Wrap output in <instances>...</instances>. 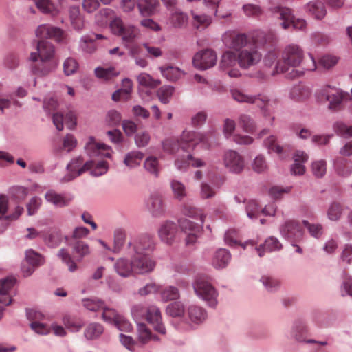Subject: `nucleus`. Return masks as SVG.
Listing matches in <instances>:
<instances>
[{
	"label": "nucleus",
	"mask_w": 352,
	"mask_h": 352,
	"mask_svg": "<svg viewBox=\"0 0 352 352\" xmlns=\"http://www.w3.org/2000/svg\"><path fill=\"white\" fill-rule=\"evenodd\" d=\"M155 243L148 235L140 236L130 241L127 245V254L131 255L135 274H144L152 272L155 262L150 256L153 251Z\"/></svg>",
	"instance_id": "f257e3e1"
},
{
	"label": "nucleus",
	"mask_w": 352,
	"mask_h": 352,
	"mask_svg": "<svg viewBox=\"0 0 352 352\" xmlns=\"http://www.w3.org/2000/svg\"><path fill=\"white\" fill-rule=\"evenodd\" d=\"M304 58L302 49L298 45L291 44L286 46L277 60L272 75L285 73L291 69L288 78H295L303 74V72L296 69L301 64Z\"/></svg>",
	"instance_id": "f03ea898"
},
{
	"label": "nucleus",
	"mask_w": 352,
	"mask_h": 352,
	"mask_svg": "<svg viewBox=\"0 0 352 352\" xmlns=\"http://www.w3.org/2000/svg\"><path fill=\"white\" fill-rule=\"evenodd\" d=\"M200 143L208 147L209 140L206 135L195 131H184L179 140L175 138L166 139L162 142V146L166 152L174 153L179 148L186 152L192 151Z\"/></svg>",
	"instance_id": "7ed1b4c3"
},
{
	"label": "nucleus",
	"mask_w": 352,
	"mask_h": 352,
	"mask_svg": "<svg viewBox=\"0 0 352 352\" xmlns=\"http://www.w3.org/2000/svg\"><path fill=\"white\" fill-rule=\"evenodd\" d=\"M67 170L68 173L60 179L61 183L70 182L87 170H91V174L94 176H100L107 172L108 165L105 161L95 164L90 160L84 163L83 158L79 156L74 158L67 164Z\"/></svg>",
	"instance_id": "20e7f679"
},
{
	"label": "nucleus",
	"mask_w": 352,
	"mask_h": 352,
	"mask_svg": "<svg viewBox=\"0 0 352 352\" xmlns=\"http://www.w3.org/2000/svg\"><path fill=\"white\" fill-rule=\"evenodd\" d=\"M231 94L233 99L239 102L256 104L261 109L265 118L270 117V123L272 124L274 118L271 116L275 109V101H272L266 96L261 94L258 96L246 95L238 89L232 90Z\"/></svg>",
	"instance_id": "39448f33"
},
{
	"label": "nucleus",
	"mask_w": 352,
	"mask_h": 352,
	"mask_svg": "<svg viewBox=\"0 0 352 352\" xmlns=\"http://www.w3.org/2000/svg\"><path fill=\"white\" fill-rule=\"evenodd\" d=\"M110 28L113 34L121 37L126 47L133 44L140 34L138 28L132 25H124L120 17H115L110 22Z\"/></svg>",
	"instance_id": "423d86ee"
},
{
	"label": "nucleus",
	"mask_w": 352,
	"mask_h": 352,
	"mask_svg": "<svg viewBox=\"0 0 352 352\" xmlns=\"http://www.w3.org/2000/svg\"><path fill=\"white\" fill-rule=\"evenodd\" d=\"M132 314L135 317L146 316L147 321L153 325L156 331L165 334L166 329L162 322L161 312L157 307L150 306L145 308L141 305H137L133 307Z\"/></svg>",
	"instance_id": "0eeeda50"
},
{
	"label": "nucleus",
	"mask_w": 352,
	"mask_h": 352,
	"mask_svg": "<svg viewBox=\"0 0 352 352\" xmlns=\"http://www.w3.org/2000/svg\"><path fill=\"white\" fill-rule=\"evenodd\" d=\"M193 287L196 294L208 302L210 306L214 307L217 305L218 294L207 277L198 276L194 283Z\"/></svg>",
	"instance_id": "6e6552de"
},
{
	"label": "nucleus",
	"mask_w": 352,
	"mask_h": 352,
	"mask_svg": "<svg viewBox=\"0 0 352 352\" xmlns=\"http://www.w3.org/2000/svg\"><path fill=\"white\" fill-rule=\"evenodd\" d=\"M271 12L279 19L282 20L281 27L287 30L291 25L297 30H303L306 28L307 23L304 19L294 17L290 8L281 6H276L270 8Z\"/></svg>",
	"instance_id": "1a4fd4ad"
},
{
	"label": "nucleus",
	"mask_w": 352,
	"mask_h": 352,
	"mask_svg": "<svg viewBox=\"0 0 352 352\" xmlns=\"http://www.w3.org/2000/svg\"><path fill=\"white\" fill-rule=\"evenodd\" d=\"M238 64L243 69H248L260 62L262 55L255 45H250L238 53Z\"/></svg>",
	"instance_id": "9d476101"
},
{
	"label": "nucleus",
	"mask_w": 352,
	"mask_h": 352,
	"mask_svg": "<svg viewBox=\"0 0 352 352\" xmlns=\"http://www.w3.org/2000/svg\"><path fill=\"white\" fill-rule=\"evenodd\" d=\"M223 42L226 47L234 49L238 52L250 45V41L245 34L234 31L226 32L223 36Z\"/></svg>",
	"instance_id": "9b49d317"
},
{
	"label": "nucleus",
	"mask_w": 352,
	"mask_h": 352,
	"mask_svg": "<svg viewBox=\"0 0 352 352\" xmlns=\"http://www.w3.org/2000/svg\"><path fill=\"white\" fill-rule=\"evenodd\" d=\"M102 318L106 322L113 324L118 329L123 331H130L132 329L131 324L122 315L111 308L103 305Z\"/></svg>",
	"instance_id": "f8f14e48"
},
{
	"label": "nucleus",
	"mask_w": 352,
	"mask_h": 352,
	"mask_svg": "<svg viewBox=\"0 0 352 352\" xmlns=\"http://www.w3.org/2000/svg\"><path fill=\"white\" fill-rule=\"evenodd\" d=\"M222 160L225 167L230 172L240 173L244 169V158L235 151L228 150L226 151Z\"/></svg>",
	"instance_id": "ddd939ff"
},
{
	"label": "nucleus",
	"mask_w": 352,
	"mask_h": 352,
	"mask_svg": "<svg viewBox=\"0 0 352 352\" xmlns=\"http://www.w3.org/2000/svg\"><path fill=\"white\" fill-rule=\"evenodd\" d=\"M217 54L210 49L201 50L196 53L192 63L195 67L205 70L214 67L217 63Z\"/></svg>",
	"instance_id": "4468645a"
},
{
	"label": "nucleus",
	"mask_w": 352,
	"mask_h": 352,
	"mask_svg": "<svg viewBox=\"0 0 352 352\" xmlns=\"http://www.w3.org/2000/svg\"><path fill=\"white\" fill-rule=\"evenodd\" d=\"M280 233L292 243L300 242L303 237V230L298 222L287 221L280 227Z\"/></svg>",
	"instance_id": "2eb2a0df"
},
{
	"label": "nucleus",
	"mask_w": 352,
	"mask_h": 352,
	"mask_svg": "<svg viewBox=\"0 0 352 352\" xmlns=\"http://www.w3.org/2000/svg\"><path fill=\"white\" fill-rule=\"evenodd\" d=\"M37 52H32L30 54V59L32 61H36L38 58L40 60H50L54 61L53 58L54 56V47L49 41L41 40L37 43Z\"/></svg>",
	"instance_id": "dca6fc26"
},
{
	"label": "nucleus",
	"mask_w": 352,
	"mask_h": 352,
	"mask_svg": "<svg viewBox=\"0 0 352 352\" xmlns=\"http://www.w3.org/2000/svg\"><path fill=\"white\" fill-rule=\"evenodd\" d=\"M35 34L38 38H53L58 42H61L65 38V32L62 29L47 24L39 25Z\"/></svg>",
	"instance_id": "f3484780"
},
{
	"label": "nucleus",
	"mask_w": 352,
	"mask_h": 352,
	"mask_svg": "<svg viewBox=\"0 0 352 352\" xmlns=\"http://www.w3.org/2000/svg\"><path fill=\"white\" fill-rule=\"evenodd\" d=\"M182 230L187 234L186 244H193L196 242L198 235L201 231L202 226L187 219H182L179 221Z\"/></svg>",
	"instance_id": "a211bd4d"
},
{
	"label": "nucleus",
	"mask_w": 352,
	"mask_h": 352,
	"mask_svg": "<svg viewBox=\"0 0 352 352\" xmlns=\"http://www.w3.org/2000/svg\"><path fill=\"white\" fill-rule=\"evenodd\" d=\"M85 151L90 157L104 156L110 157L111 153L109 148L104 144L97 142L92 137L89 138L85 146Z\"/></svg>",
	"instance_id": "6ab92c4d"
},
{
	"label": "nucleus",
	"mask_w": 352,
	"mask_h": 352,
	"mask_svg": "<svg viewBox=\"0 0 352 352\" xmlns=\"http://www.w3.org/2000/svg\"><path fill=\"white\" fill-rule=\"evenodd\" d=\"M52 120L54 126L58 131L63 129L64 124L69 129H74L76 125V116L72 111L67 113L65 116L62 113H55L53 114Z\"/></svg>",
	"instance_id": "aec40b11"
},
{
	"label": "nucleus",
	"mask_w": 352,
	"mask_h": 352,
	"mask_svg": "<svg viewBox=\"0 0 352 352\" xmlns=\"http://www.w3.org/2000/svg\"><path fill=\"white\" fill-rule=\"evenodd\" d=\"M25 259L29 266L26 267L25 265H23L22 269L25 276L31 275L34 268L43 263L42 256L32 250L26 251Z\"/></svg>",
	"instance_id": "412c9836"
},
{
	"label": "nucleus",
	"mask_w": 352,
	"mask_h": 352,
	"mask_svg": "<svg viewBox=\"0 0 352 352\" xmlns=\"http://www.w3.org/2000/svg\"><path fill=\"white\" fill-rule=\"evenodd\" d=\"M177 231V225L172 221H167L161 225L158 230V235L163 242L170 244L173 241Z\"/></svg>",
	"instance_id": "4be33fe9"
},
{
	"label": "nucleus",
	"mask_w": 352,
	"mask_h": 352,
	"mask_svg": "<svg viewBox=\"0 0 352 352\" xmlns=\"http://www.w3.org/2000/svg\"><path fill=\"white\" fill-rule=\"evenodd\" d=\"M45 200L56 207H65L69 205L72 197L59 194L54 190H50L45 194Z\"/></svg>",
	"instance_id": "5701e85b"
},
{
	"label": "nucleus",
	"mask_w": 352,
	"mask_h": 352,
	"mask_svg": "<svg viewBox=\"0 0 352 352\" xmlns=\"http://www.w3.org/2000/svg\"><path fill=\"white\" fill-rule=\"evenodd\" d=\"M322 95L329 102V108L334 110L340 108L341 104L344 98V95L338 90L333 89L330 91L329 87L322 90Z\"/></svg>",
	"instance_id": "b1692460"
},
{
	"label": "nucleus",
	"mask_w": 352,
	"mask_h": 352,
	"mask_svg": "<svg viewBox=\"0 0 352 352\" xmlns=\"http://www.w3.org/2000/svg\"><path fill=\"white\" fill-rule=\"evenodd\" d=\"M147 208L153 217H159L165 212V206L162 196L153 194L147 201Z\"/></svg>",
	"instance_id": "393cba45"
},
{
	"label": "nucleus",
	"mask_w": 352,
	"mask_h": 352,
	"mask_svg": "<svg viewBox=\"0 0 352 352\" xmlns=\"http://www.w3.org/2000/svg\"><path fill=\"white\" fill-rule=\"evenodd\" d=\"M16 279L14 278L8 277L0 280V302L6 305H9L12 302L11 296L9 294L14 285Z\"/></svg>",
	"instance_id": "a878e982"
},
{
	"label": "nucleus",
	"mask_w": 352,
	"mask_h": 352,
	"mask_svg": "<svg viewBox=\"0 0 352 352\" xmlns=\"http://www.w3.org/2000/svg\"><path fill=\"white\" fill-rule=\"evenodd\" d=\"M116 272L122 277H129L135 275L132 259L129 261L126 258H119L114 263Z\"/></svg>",
	"instance_id": "bb28decb"
},
{
	"label": "nucleus",
	"mask_w": 352,
	"mask_h": 352,
	"mask_svg": "<svg viewBox=\"0 0 352 352\" xmlns=\"http://www.w3.org/2000/svg\"><path fill=\"white\" fill-rule=\"evenodd\" d=\"M294 164L291 168V172L294 175H303L305 168L302 163L305 162L308 160V155L304 152L297 151L294 155Z\"/></svg>",
	"instance_id": "cd10ccee"
},
{
	"label": "nucleus",
	"mask_w": 352,
	"mask_h": 352,
	"mask_svg": "<svg viewBox=\"0 0 352 352\" xmlns=\"http://www.w3.org/2000/svg\"><path fill=\"white\" fill-rule=\"evenodd\" d=\"M189 165L193 167H201L205 165V162L199 158H195L189 154L186 158H178L175 161V166L179 170H186Z\"/></svg>",
	"instance_id": "c85d7f7f"
},
{
	"label": "nucleus",
	"mask_w": 352,
	"mask_h": 352,
	"mask_svg": "<svg viewBox=\"0 0 352 352\" xmlns=\"http://www.w3.org/2000/svg\"><path fill=\"white\" fill-rule=\"evenodd\" d=\"M231 256L230 252L223 248L219 249L212 259V265L215 268H223L227 266Z\"/></svg>",
	"instance_id": "c756f323"
},
{
	"label": "nucleus",
	"mask_w": 352,
	"mask_h": 352,
	"mask_svg": "<svg viewBox=\"0 0 352 352\" xmlns=\"http://www.w3.org/2000/svg\"><path fill=\"white\" fill-rule=\"evenodd\" d=\"M159 4L158 0H138L137 3L139 11L142 16L153 15Z\"/></svg>",
	"instance_id": "7c9ffc66"
},
{
	"label": "nucleus",
	"mask_w": 352,
	"mask_h": 352,
	"mask_svg": "<svg viewBox=\"0 0 352 352\" xmlns=\"http://www.w3.org/2000/svg\"><path fill=\"white\" fill-rule=\"evenodd\" d=\"M69 19L72 27L78 30H82L85 26V21L80 13L79 7L72 6L69 10Z\"/></svg>",
	"instance_id": "2f4dec72"
},
{
	"label": "nucleus",
	"mask_w": 352,
	"mask_h": 352,
	"mask_svg": "<svg viewBox=\"0 0 352 352\" xmlns=\"http://www.w3.org/2000/svg\"><path fill=\"white\" fill-rule=\"evenodd\" d=\"M282 244L280 241L274 236L267 238L263 245L256 249L260 257L264 255L265 252H272L280 250L282 248Z\"/></svg>",
	"instance_id": "473e14b6"
},
{
	"label": "nucleus",
	"mask_w": 352,
	"mask_h": 352,
	"mask_svg": "<svg viewBox=\"0 0 352 352\" xmlns=\"http://www.w3.org/2000/svg\"><path fill=\"white\" fill-rule=\"evenodd\" d=\"M311 96L310 89L303 85H297L292 87L290 97L296 101H304Z\"/></svg>",
	"instance_id": "72a5a7b5"
},
{
	"label": "nucleus",
	"mask_w": 352,
	"mask_h": 352,
	"mask_svg": "<svg viewBox=\"0 0 352 352\" xmlns=\"http://www.w3.org/2000/svg\"><path fill=\"white\" fill-rule=\"evenodd\" d=\"M238 64V54L233 51H226L221 56L219 67L226 70Z\"/></svg>",
	"instance_id": "f704fd0d"
},
{
	"label": "nucleus",
	"mask_w": 352,
	"mask_h": 352,
	"mask_svg": "<svg viewBox=\"0 0 352 352\" xmlns=\"http://www.w3.org/2000/svg\"><path fill=\"white\" fill-rule=\"evenodd\" d=\"M54 61L41 60L32 67V72L37 76H45L50 73L56 67Z\"/></svg>",
	"instance_id": "c9c22d12"
},
{
	"label": "nucleus",
	"mask_w": 352,
	"mask_h": 352,
	"mask_svg": "<svg viewBox=\"0 0 352 352\" xmlns=\"http://www.w3.org/2000/svg\"><path fill=\"white\" fill-rule=\"evenodd\" d=\"M306 10L317 19H322L327 14L325 7L320 1H312L307 3Z\"/></svg>",
	"instance_id": "e433bc0d"
},
{
	"label": "nucleus",
	"mask_w": 352,
	"mask_h": 352,
	"mask_svg": "<svg viewBox=\"0 0 352 352\" xmlns=\"http://www.w3.org/2000/svg\"><path fill=\"white\" fill-rule=\"evenodd\" d=\"M133 87L132 81L128 78L123 80L122 88L115 91L112 95L114 101H119L122 99L128 100Z\"/></svg>",
	"instance_id": "4c0bfd02"
},
{
	"label": "nucleus",
	"mask_w": 352,
	"mask_h": 352,
	"mask_svg": "<svg viewBox=\"0 0 352 352\" xmlns=\"http://www.w3.org/2000/svg\"><path fill=\"white\" fill-rule=\"evenodd\" d=\"M170 22L175 28H184L188 23V16L180 10L175 9L170 14Z\"/></svg>",
	"instance_id": "58836bf2"
},
{
	"label": "nucleus",
	"mask_w": 352,
	"mask_h": 352,
	"mask_svg": "<svg viewBox=\"0 0 352 352\" xmlns=\"http://www.w3.org/2000/svg\"><path fill=\"white\" fill-rule=\"evenodd\" d=\"M115 17L117 16H115V12L113 10L110 8H103L96 14V21L98 25L104 26L108 23L110 24V22L113 21Z\"/></svg>",
	"instance_id": "ea45409f"
},
{
	"label": "nucleus",
	"mask_w": 352,
	"mask_h": 352,
	"mask_svg": "<svg viewBox=\"0 0 352 352\" xmlns=\"http://www.w3.org/2000/svg\"><path fill=\"white\" fill-rule=\"evenodd\" d=\"M94 72L97 78L104 80H109L120 74L114 67H98L95 69Z\"/></svg>",
	"instance_id": "a19ab883"
},
{
	"label": "nucleus",
	"mask_w": 352,
	"mask_h": 352,
	"mask_svg": "<svg viewBox=\"0 0 352 352\" xmlns=\"http://www.w3.org/2000/svg\"><path fill=\"white\" fill-rule=\"evenodd\" d=\"M36 8L44 14H50L56 15L58 13L57 6L52 0H37L36 2Z\"/></svg>",
	"instance_id": "79ce46f5"
},
{
	"label": "nucleus",
	"mask_w": 352,
	"mask_h": 352,
	"mask_svg": "<svg viewBox=\"0 0 352 352\" xmlns=\"http://www.w3.org/2000/svg\"><path fill=\"white\" fill-rule=\"evenodd\" d=\"M188 314L191 321L196 323L202 322L206 318L205 310L195 305L189 307Z\"/></svg>",
	"instance_id": "37998d69"
},
{
	"label": "nucleus",
	"mask_w": 352,
	"mask_h": 352,
	"mask_svg": "<svg viewBox=\"0 0 352 352\" xmlns=\"http://www.w3.org/2000/svg\"><path fill=\"white\" fill-rule=\"evenodd\" d=\"M126 239V232L123 229L118 228L113 234V245L112 252L118 253L122 250Z\"/></svg>",
	"instance_id": "c03bdc74"
},
{
	"label": "nucleus",
	"mask_w": 352,
	"mask_h": 352,
	"mask_svg": "<svg viewBox=\"0 0 352 352\" xmlns=\"http://www.w3.org/2000/svg\"><path fill=\"white\" fill-rule=\"evenodd\" d=\"M73 252L78 256V261L90 254L89 246L82 241H77L72 245Z\"/></svg>",
	"instance_id": "a18cd8bd"
},
{
	"label": "nucleus",
	"mask_w": 352,
	"mask_h": 352,
	"mask_svg": "<svg viewBox=\"0 0 352 352\" xmlns=\"http://www.w3.org/2000/svg\"><path fill=\"white\" fill-rule=\"evenodd\" d=\"M58 256L62 260V261L67 266L68 270L71 272H76L78 267L75 261L72 258L69 252L62 248L58 252Z\"/></svg>",
	"instance_id": "49530a36"
},
{
	"label": "nucleus",
	"mask_w": 352,
	"mask_h": 352,
	"mask_svg": "<svg viewBox=\"0 0 352 352\" xmlns=\"http://www.w3.org/2000/svg\"><path fill=\"white\" fill-rule=\"evenodd\" d=\"M192 16V24L197 29H205L211 23V18L206 14H197L193 11L191 12Z\"/></svg>",
	"instance_id": "de8ad7c7"
},
{
	"label": "nucleus",
	"mask_w": 352,
	"mask_h": 352,
	"mask_svg": "<svg viewBox=\"0 0 352 352\" xmlns=\"http://www.w3.org/2000/svg\"><path fill=\"white\" fill-rule=\"evenodd\" d=\"M103 327L99 323H91L85 330V336L87 339L93 340L98 338L103 333Z\"/></svg>",
	"instance_id": "09e8293b"
},
{
	"label": "nucleus",
	"mask_w": 352,
	"mask_h": 352,
	"mask_svg": "<svg viewBox=\"0 0 352 352\" xmlns=\"http://www.w3.org/2000/svg\"><path fill=\"white\" fill-rule=\"evenodd\" d=\"M264 146L269 151V153L274 152L281 155L283 153V147L280 146L277 142V138L274 135H270L264 140Z\"/></svg>",
	"instance_id": "8fccbe9b"
},
{
	"label": "nucleus",
	"mask_w": 352,
	"mask_h": 352,
	"mask_svg": "<svg viewBox=\"0 0 352 352\" xmlns=\"http://www.w3.org/2000/svg\"><path fill=\"white\" fill-rule=\"evenodd\" d=\"M139 340L143 343H147L151 340H156L157 337L153 336L149 329L145 324L139 323L138 324Z\"/></svg>",
	"instance_id": "3c124183"
},
{
	"label": "nucleus",
	"mask_w": 352,
	"mask_h": 352,
	"mask_svg": "<svg viewBox=\"0 0 352 352\" xmlns=\"http://www.w3.org/2000/svg\"><path fill=\"white\" fill-rule=\"evenodd\" d=\"M160 69L163 76L171 81L177 80L182 74V71L179 68L173 66L161 67Z\"/></svg>",
	"instance_id": "603ef678"
},
{
	"label": "nucleus",
	"mask_w": 352,
	"mask_h": 352,
	"mask_svg": "<svg viewBox=\"0 0 352 352\" xmlns=\"http://www.w3.org/2000/svg\"><path fill=\"white\" fill-rule=\"evenodd\" d=\"M343 212V206L338 202H333L328 210L327 216L331 221H338L340 219Z\"/></svg>",
	"instance_id": "864d4df0"
},
{
	"label": "nucleus",
	"mask_w": 352,
	"mask_h": 352,
	"mask_svg": "<svg viewBox=\"0 0 352 352\" xmlns=\"http://www.w3.org/2000/svg\"><path fill=\"white\" fill-rule=\"evenodd\" d=\"M336 168L340 175L347 176L352 172V162L346 159H340L336 162Z\"/></svg>",
	"instance_id": "5fc2aeb1"
},
{
	"label": "nucleus",
	"mask_w": 352,
	"mask_h": 352,
	"mask_svg": "<svg viewBox=\"0 0 352 352\" xmlns=\"http://www.w3.org/2000/svg\"><path fill=\"white\" fill-rule=\"evenodd\" d=\"M63 320L66 327L72 331H78L83 326V322L81 319L70 316H64Z\"/></svg>",
	"instance_id": "6e6d98bb"
},
{
	"label": "nucleus",
	"mask_w": 352,
	"mask_h": 352,
	"mask_svg": "<svg viewBox=\"0 0 352 352\" xmlns=\"http://www.w3.org/2000/svg\"><path fill=\"white\" fill-rule=\"evenodd\" d=\"M182 213L192 218H199L202 225L204 221L205 215L202 211L190 205H185L182 209Z\"/></svg>",
	"instance_id": "4d7b16f0"
},
{
	"label": "nucleus",
	"mask_w": 352,
	"mask_h": 352,
	"mask_svg": "<svg viewBox=\"0 0 352 352\" xmlns=\"http://www.w3.org/2000/svg\"><path fill=\"white\" fill-rule=\"evenodd\" d=\"M138 81L140 85L150 88H155L160 84V81L159 80L153 78L146 73L140 74L138 76Z\"/></svg>",
	"instance_id": "13d9d810"
},
{
	"label": "nucleus",
	"mask_w": 352,
	"mask_h": 352,
	"mask_svg": "<svg viewBox=\"0 0 352 352\" xmlns=\"http://www.w3.org/2000/svg\"><path fill=\"white\" fill-rule=\"evenodd\" d=\"M239 124L248 133H252L256 129L254 120L250 116L246 114H242L239 116Z\"/></svg>",
	"instance_id": "bf43d9fd"
},
{
	"label": "nucleus",
	"mask_w": 352,
	"mask_h": 352,
	"mask_svg": "<svg viewBox=\"0 0 352 352\" xmlns=\"http://www.w3.org/2000/svg\"><path fill=\"white\" fill-rule=\"evenodd\" d=\"M63 67L65 74L69 76L78 71L79 65L74 58L69 57L65 60Z\"/></svg>",
	"instance_id": "052dcab7"
},
{
	"label": "nucleus",
	"mask_w": 352,
	"mask_h": 352,
	"mask_svg": "<svg viewBox=\"0 0 352 352\" xmlns=\"http://www.w3.org/2000/svg\"><path fill=\"white\" fill-rule=\"evenodd\" d=\"M172 191L174 197L177 199H182L186 196V190L185 186L177 180H173L170 183Z\"/></svg>",
	"instance_id": "680f3d73"
},
{
	"label": "nucleus",
	"mask_w": 352,
	"mask_h": 352,
	"mask_svg": "<svg viewBox=\"0 0 352 352\" xmlns=\"http://www.w3.org/2000/svg\"><path fill=\"white\" fill-rule=\"evenodd\" d=\"M179 292L177 287L168 286L161 292V298L164 301L173 300L179 298Z\"/></svg>",
	"instance_id": "e2e57ef3"
},
{
	"label": "nucleus",
	"mask_w": 352,
	"mask_h": 352,
	"mask_svg": "<svg viewBox=\"0 0 352 352\" xmlns=\"http://www.w3.org/2000/svg\"><path fill=\"white\" fill-rule=\"evenodd\" d=\"M143 158V154L139 151L129 153L124 159V164L129 167L139 165Z\"/></svg>",
	"instance_id": "0e129e2a"
},
{
	"label": "nucleus",
	"mask_w": 352,
	"mask_h": 352,
	"mask_svg": "<svg viewBox=\"0 0 352 352\" xmlns=\"http://www.w3.org/2000/svg\"><path fill=\"white\" fill-rule=\"evenodd\" d=\"M167 314L172 317H180L184 314V307L181 302H175L168 305Z\"/></svg>",
	"instance_id": "69168bd1"
},
{
	"label": "nucleus",
	"mask_w": 352,
	"mask_h": 352,
	"mask_svg": "<svg viewBox=\"0 0 352 352\" xmlns=\"http://www.w3.org/2000/svg\"><path fill=\"white\" fill-rule=\"evenodd\" d=\"M173 93V87L171 86H162L157 91L159 100L164 104H167L170 101Z\"/></svg>",
	"instance_id": "338daca9"
},
{
	"label": "nucleus",
	"mask_w": 352,
	"mask_h": 352,
	"mask_svg": "<svg viewBox=\"0 0 352 352\" xmlns=\"http://www.w3.org/2000/svg\"><path fill=\"white\" fill-rule=\"evenodd\" d=\"M146 170L155 176H157L160 172L158 160L155 157H148L144 162Z\"/></svg>",
	"instance_id": "774afa93"
}]
</instances>
